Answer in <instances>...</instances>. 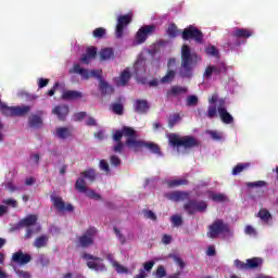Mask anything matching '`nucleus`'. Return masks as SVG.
<instances>
[{"label":"nucleus","instance_id":"f257e3e1","mask_svg":"<svg viewBox=\"0 0 278 278\" xmlns=\"http://www.w3.org/2000/svg\"><path fill=\"white\" fill-rule=\"evenodd\" d=\"M199 54L192 52V48L189 45H182L180 50V67L178 75L182 79H192L194 75V68L199 65Z\"/></svg>","mask_w":278,"mask_h":278},{"label":"nucleus","instance_id":"f03ea898","mask_svg":"<svg viewBox=\"0 0 278 278\" xmlns=\"http://www.w3.org/2000/svg\"><path fill=\"white\" fill-rule=\"evenodd\" d=\"M169 144L173 147H182V149L188 150V149H197L200 146V142L198 141L197 138L192 136H179L177 134H170L168 137Z\"/></svg>","mask_w":278,"mask_h":278},{"label":"nucleus","instance_id":"7ed1b4c3","mask_svg":"<svg viewBox=\"0 0 278 278\" xmlns=\"http://www.w3.org/2000/svg\"><path fill=\"white\" fill-rule=\"evenodd\" d=\"M80 176L75 184L76 190L81 193L88 192V187L86 186V179L89 184H94L97 181V170L94 168H88L80 173Z\"/></svg>","mask_w":278,"mask_h":278},{"label":"nucleus","instance_id":"20e7f679","mask_svg":"<svg viewBox=\"0 0 278 278\" xmlns=\"http://www.w3.org/2000/svg\"><path fill=\"white\" fill-rule=\"evenodd\" d=\"M123 136L124 138H127L125 142L126 147H128V149H134L132 144L129 146L128 140H136L138 138V131L132 127L124 126L121 130H115L113 134L114 142H122L121 140H123Z\"/></svg>","mask_w":278,"mask_h":278},{"label":"nucleus","instance_id":"39448f33","mask_svg":"<svg viewBox=\"0 0 278 278\" xmlns=\"http://www.w3.org/2000/svg\"><path fill=\"white\" fill-rule=\"evenodd\" d=\"M128 144L132 146V151L135 153H138L139 151H142V149H149L151 153H154V155H162V150L160 149V146L153 142L144 141V140H128Z\"/></svg>","mask_w":278,"mask_h":278},{"label":"nucleus","instance_id":"423d86ee","mask_svg":"<svg viewBox=\"0 0 278 278\" xmlns=\"http://www.w3.org/2000/svg\"><path fill=\"white\" fill-rule=\"evenodd\" d=\"M229 224L225 223L223 219H216L208 226V231L206 236L212 240H216L222 233H229Z\"/></svg>","mask_w":278,"mask_h":278},{"label":"nucleus","instance_id":"0eeeda50","mask_svg":"<svg viewBox=\"0 0 278 278\" xmlns=\"http://www.w3.org/2000/svg\"><path fill=\"white\" fill-rule=\"evenodd\" d=\"M184 211L187 212L189 216H194L197 212L203 213L207 210V202L198 201L197 199H188L184 204Z\"/></svg>","mask_w":278,"mask_h":278},{"label":"nucleus","instance_id":"6e6552de","mask_svg":"<svg viewBox=\"0 0 278 278\" xmlns=\"http://www.w3.org/2000/svg\"><path fill=\"white\" fill-rule=\"evenodd\" d=\"M83 260H87V266L90 268V270H96V273H105L108 270V267L105 264H103V258L99 256H94L92 254L84 253Z\"/></svg>","mask_w":278,"mask_h":278},{"label":"nucleus","instance_id":"1a4fd4ad","mask_svg":"<svg viewBox=\"0 0 278 278\" xmlns=\"http://www.w3.org/2000/svg\"><path fill=\"white\" fill-rule=\"evenodd\" d=\"M181 38L182 40H194L198 45H203V31L192 25L182 30Z\"/></svg>","mask_w":278,"mask_h":278},{"label":"nucleus","instance_id":"9d476101","mask_svg":"<svg viewBox=\"0 0 278 278\" xmlns=\"http://www.w3.org/2000/svg\"><path fill=\"white\" fill-rule=\"evenodd\" d=\"M155 34V25H143L140 27L135 36L136 45H144L149 36Z\"/></svg>","mask_w":278,"mask_h":278},{"label":"nucleus","instance_id":"9b49d317","mask_svg":"<svg viewBox=\"0 0 278 278\" xmlns=\"http://www.w3.org/2000/svg\"><path fill=\"white\" fill-rule=\"evenodd\" d=\"M94 236H97V228L89 227L84 235L78 238L79 245L83 249H88L94 244Z\"/></svg>","mask_w":278,"mask_h":278},{"label":"nucleus","instance_id":"f8f14e48","mask_svg":"<svg viewBox=\"0 0 278 278\" xmlns=\"http://www.w3.org/2000/svg\"><path fill=\"white\" fill-rule=\"evenodd\" d=\"M131 20H132L131 14L118 16L116 28H115V37L117 39L123 38L125 34V28L127 27V25H129V23H131Z\"/></svg>","mask_w":278,"mask_h":278},{"label":"nucleus","instance_id":"ddd939ff","mask_svg":"<svg viewBox=\"0 0 278 278\" xmlns=\"http://www.w3.org/2000/svg\"><path fill=\"white\" fill-rule=\"evenodd\" d=\"M51 202L53 207H55V210L59 212H75V206H73L71 203L64 202L61 197L51 195Z\"/></svg>","mask_w":278,"mask_h":278},{"label":"nucleus","instance_id":"4468645a","mask_svg":"<svg viewBox=\"0 0 278 278\" xmlns=\"http://www.w3.org/2000/svg\"><path fill=\"white\" fill-rule=\"evenodd\" d=\"M225 103V99L218 100L217 112L219 114L220 121H223L225 125H231V123H233V116H231L229 112H227Z\"/></svg>","mask_w":278,"mask_h":278},{"label":"nucleus","instance_id":"2eb2a0df","mask_svg":"<svg viewBox=\"0 0 278 278\" xmlns=\"http://www.w3.org/2000/svg\"><path fill=\"white\" fill-rule=\"evenodd\" d=\"M225 73H227V65H225V63H219L218 65H208L205 68L204 77H206V79H211L212 75H223Z\"/></svg>","mask_w":278,"mask_h":278},{"label":"nucleus","instance_id":"dca6fc26","mask_svg":"<svg viewBox=\"0 0 278 278\" xmlns=\"http://www.w3.org/2000/svg\"><path fill=\"white\" fill-rule=\"evenodd\" d=\"M165 198L168 201H173L174 203H179L181 201H188L190 199V192L188 191H172L165 193Z\"/></svg>","mask_w":278,"mask_h":278},{"label":"nucleus","instance_id":"f3484780","mask_svg":"<svg viewBox=\"0 0 278 278\" xmlns=\"http://www.w3.org/2000/svg\"><path fill=\"white\" fill-rule=\"evenodd\" d=\"M11 260L14 264H18V266H25L31 262V256L27 253H23V251L20 250L13 253Z\"/></svg>","mask_w":278,"mask_h":278},{"label":"nucleus","instance_id":"a211bd4d","mask_svg":"<svg viewBox=\"0 0 278 278\" xmlns=\"http://www.w3.org/2000/svg\"><path fill=\"white\" fill-rule=\"evenodd\" d=\"M42 125H43L42 111H38L37 113L29 115L28 127H30L31 129H40Z\"/></svg>","mask_w":278,"mask_h":278},{"label":"nucleus","instance_id":"6ab92c4d","mask_svg":"<svg viewBox=\"0 0 278 278\" xmlns=\"http://www.w3.org/2000/svg\"><path fill=\"white\" fill-rule=\"evenodd\" d=\"M181 94H188V87L181 86H172L169 90L166 91V99H170V97H179Z\"/></svg>","mask_w":278,"mask_h":278},{"label":"nucleus","instance_id":"aec40b11","mask_svg":"<svg viewBox=\"0 0 278 278\" xmlns=\"http://www.w3.org/2000/svg\"><path fill=\"white\" fill-rule=\"evenodd\" d=\"M73 73L80 75L81 79H90V71L81 67L79 64H74L73 68H70V74L73 75Z\"/></svg>","mask_w":278,"mask_h":278},{"label":"nucleus","instance_id":"412c9836","mask_svg":"<svg viewBox=\"0 0 278 278\" xmlns=\"http://www.w3.org/2000/svg\"><path fill=\"white\" fill-rule=\"evenodd\" d=\"M70 109L67 105H58L52 110V114L58 116L59 121H65L66 116H68Z\"/></svg>","mask_w":278,"mask_h":278},{"label":"nucleus","instance_id":"4be33fe9","mask_svg":"<svg viewBox=\"0 0 278 278\" xmlns=\"http://www.w3.org/2000/svg\"><path fill=\"white\" fill-rule=\"evenodd\" d=\"M135 112L137 114H147L149 112V101L136 100L134 103Z\"/></svg>","mask_w":278,"mask_h":278},{"label":"nucleus","instance_id":"5701e85b","mask_svg":"<svg viewBox=\"0 0 278 278\" xmlns=\"http://www.w3.org/2000/svg\"><path fill=\"white\" fill-rule=\"evenodd\" d=\"M231 36H232V38L247 39V38H251V36H253V30H251L249 28H236L231 33Z\"/></svg>","mask_w":278,"mask_h":278},{"label":"nucleus","instance_id":"b1692460","mask_svg":"<svg viewBox=\"0 0 278 278\" xmlns=\"http://www.w3.org/2000/svg\"><path fill=\"white\" fill-rule=\"evenodd\" d=\"M131 79V73L128 68L124 70L118 78L115 79L117 86H127Z\"/></svg>","mask_w":278,"mask_h":278},{"label":"nucleus","instance_id":"393cba45","mask_svg":"<svg viewBox=\"0 0 278 278\" xmlns=\"http://www.w3.org/2000/svg\"><path fill=\"white\" fill-rule=\"evenodd\" d=\"M81 97H84V93L75 90H67L62 94V99L64 101H75V99H81Z\"/></svg>","mask_w":278,"mask_h":278},{"label":"nucleus","instance_id":"a878e982","mask_svg":"<svg viewBox=\"0 0 278 278\" xmlns=\"http://www.w3.org/2000/svg\"><path fill=\"white\" fill-rule=\"evenodd\" d=\"M38 223V216L31 214L21 219L18 225L20 227H34Z\"/></svg>","mask_w":278,"mask_h":278},{"label":"nucleus","instance_id":"bb28decb","mask_svg":"<svg viewBox=\"0 0 278 278\" xmlns=\"http://www.w3.org/2000/svg\"><path fill=\"white\" fill-rule=\"evenodd\" d=\"M134 71L136 77H140V75H144L147 73V65L144 64V60H137L134 64Z\"/></svg>","mask_w":278,"mask_h":278},{"label":"nucleus","instance_id":"cd10ccee","mask_svg":"<svg viewBox=\"0 0 278 278\" xmlns=\"http://www.w3.org/2000/svg\"><path fill=\"white\" fill-rule=\"evenodd\" d=\"M247 264H248V270L261 268V266L264 264V258H262V257L248 258Z\"/></svg>","mask_w":278,"mask_h":278},{"label":"nucleus","instance_id":"c85d7f7f","mask_svg":"<svg viewBox=\"0 0 278 278\" xmlns=\"http://www.w3.org/2000/svg\"><path fill=\"white\" fill-rule=\"evenodd\" d=\"M99 55L102 62H105L108 60H114V49L112 48L101 49L99 52Z\"/></svg>","mask_w":278,"mask_h":278},{"label":"nucleus","instance_id":"c756f323","mask_svg":"<svg viewBox=\"0 0 278 278\" xmlns=\"http://www.w3.org/2000/svg\"><path fill=\"white\" fill-rule=\"evenodd\" d=\"M99 90L102 97H105V94H112V92H114V88H112V86H110V84L103 79H100Z\"/></svg>","mask_w":278,"mask_h":278},{"label":"nucleus","instance_id":"7c9ffc66","mask_svg":"<svg viewBox=\"0 0 278 278\" xmlns=\"http://www.w3.org/2000/svg\"><path fill=\"white\" fill-rule=\"evenodd\" d=\"M257 217L261 218V220H263V223H265L266 225H268V223L273 220V215L266 208H261L257 213Z\"/></svg>","mask_w":278,"mask_h":278},{"label":"nucleus","instance_id":"2f4dec72","mask_svg":"<svg viewBox=\"0 0 278 278\" xmlns=\"http://www.w3.org/2000/svg\"><path fill=\"white\" fill-rule=\"evenodd\" d=\"M47 244H49V237L43 235L34 241L33 247H35V249H43V247H47Z\"/></svg>","mask_w":278,"mask_h":278},{"label":"nucleus","instance_id":"473e14b6","mask_svg":"<svg viewBox=\"0 0 278 278\" xmlns=\"http://www.w3.org/2000/svg\"><path fill=\"white\" fill-rule=\"evenodd\" d=\"M168 188H179V186H188V179L186 178H178L174 180L167 181Z\"/></svg>","mask_w":278,"mask_h":278},{"label":"nucleus","instance_id":"72a5a7b5","mask_svg":"<svg viewBox=\"0 0 278 278\" xmlns=\"http://www.w3.org/2000/svg\"><path fill=\"white\" fill-rule=\"evenodd\" d=\"M29 112H31L29 105L15 106V116H27Z\"/></svg>","mask_w":278,"mask_h":278},{"label":"nucleus","instance_id":"f704fd0d","mask_svg":"<svg viewBox=\"0 0 278 278\" xmlns=\"http://www.w3.org/2000/svg\"><path fill=\"white\" fill-rule=\"evenodd\" d=\"M175 75H177L175 70H168L167 73L165 74V76H163L161 78V84H170V83H173V79H175Z\"/></svg>","mask_w":278,"mask_h":278},{"label":"nucleus","instance_id":"c9c22d12","mask_svg":"<svg viewBox=\"0 0 278 278\" xmlns=\"http://www.w3.org/2000/svg\"><path fill=\"white\" fill-rule=\"evenodd\" d=\"M0 110L4 116H15V106H8V105L1 103Z\"/></svg>","mask_w":278,"mask_h":278},{"label":"nucleus","instance_id":"e433bc0d","mask_svg":"<svg viewBox=\"0 0 278 278\" xmlns=\"http://www.w3.org/2000/svg\"><path fill=\"white\" fill-rule=\"evenodd\" d=\"M113 114H117V116H123L125 108L121 102H114L111 104Z\"/></svg>","mask_w":278,"mask_h":278},{"label":"nucleus","instance_id":"4c0bfd02","mask_svg":"<svg viewBox=\"0 0 278 278\" xmlns=\"http://www.w3.org/2000/svg\"><path fill=\"white\" fill-rule=\"evenodd\" d=\"M251 166V164L249 163H239L237 164L233 168H232V175H240V173H242L243 170H247V168H249Z\"/></svg>","mask_w":278,"mask_h":278},{"label":"nucleus","instance_id":"58836bf2","mask_svg":"<svg viewBox=\"0 0 278 278\" xmlns=\"http://www.w3.org/2000/svg\"><path fill=\"white\" fill-rule=\"evenodd\" d=\"M56 135L62 140H65V138H71V130L66 127H61L56 129Z\"/></svg>","mask_w":278,"mask_h":278},{"label":"nucleus","instance_id":"ea45409f","mask_svg":"<svg viewBox=\"0 0 278 278\" xmlns=\"http://www.w3.org/2000/svg\"><path fill=\"white\" fill-rule=\"evenodd\" d=\"M167 36H169V38H177V36H179V28H177V25L170 24L168 26Z\"/></svg>","mask_w":278,"mask_h":278},{"label":"nucleus","instance_id":"a19ab883","mask_svg":"<svg viewBox=\"0 0 278 278\" xmlns=\"http://www.w3.org/2000/svg\"><path fill=\"white\" fill-rule=\"evenodd\" d=\"M40 231H42V227H40V225H38L35 229L27 228L24 238L26 240H29V238H31L34 233H40Z\"/></svg>","mask_w":278,"mask_h":278},{"label":"nucleus","instance_id":"79ce46f5","mask_svg":"<svg viewBox=\"0 0 278 278\" xmlns=\"http://www.w3.org/2000/svg\"><path fill=\"white\" fill-rule=\"evenodd\" d=\"M198 104H199V97L194 94H190L187 97L186 105L188 108H194V105H198Z\"/></svg>","mask_w":278,"mask_h":278},{"label":"nucleus","instance_id":"37998d69","mask_svg":"<svg viewBox=\"0 0 278 278\" xmlns=\"http://www.w3.org/2000/svg\"><path fill=\"white\" fill-rule=\"evenodd\" d=\"M106 30L103 27L96 28L92 31L93 38H98V40H101L102 38H105Z\"/></svg>","mask_w":278,"mask_h":278},{"label":"nucleus","instance_id":"c03bdc74","mask_svg":"<svg viewBox=\"0 0 278 278\" xmlns=\"http://www.w3.org/2000/svg\"><path fill=\"white\" fill-rule=\"evenodd\" d=\"M113 268H115L116 273L118 275H127V273H129V269L123 265H121V263H113Z\"/></svg>","mask_w":278,"mask_h":278},{"label":"nucleus","instance_id":"a18cd8bd","mask_svg":"<svg viewBox=\"0 0 278 278\" xmlns=\"http://www.w3.org/2000/svg\"><path fill=\"white\" fill-rule=\"evenodd\" d=\"M99 168H100V170H103V173H105V175H110V173L112 172L110 169V163H108V161H105V160H100Z\"/></svg>","mask_w":278,"mask_h":278},{"label":"nucleus","instance_id":"49530a36","mask_svg":"<svg viewBox=\"0 0 278 278\" xmlns=\"http://www.w3.org/2000/svg\"><path fill=\"white\" fill-rule=\"evenodd\" d=\"M170 222L174 227H181V225H184V218H181L180 215H173Z\"/></svg>","mask_w":278,"mask_h":278},{"label":"nucleus","instance_id":"de8ad7c7","mask_svg":"<svg viewBox=\"0 0 278 278\" xmlns=\"http://www.w3.org/2000/svg\"><path fill=\"white\" fill-rule=\"evenodd\" d=\"M179 121H181V115H179V113H176V114L172 115V116L168 118V127L173 128V126H174L176 123H179Z\"/></svg>","mask_w":278,"mask_h":278},{"label":"nucleus","instance_id":"09e8293b","mask_svg":"<svg viewBox=\"0 0 278 278\" xmlns=\"http://www.w3.org/2000/svg\"><path fill=\"white\" fill-rule=\"evenodd\" d=\"M212 201H215V203H225V201H227V195L223 193H215L212 195Z\"/></svg>","mask_w":278,"mask_h":278},{"label":"nucleus","instance_id":"8fccbe9b","mask_svg":"<svg viewBox=\"0 0 278 278\" xmlns=\"http://www.w3.org/2000/svg\"><path fill=\"white\" fill-rule=\"evenodd\" d=\"M205 53L207 55H213L214 58H218V49H216V46H210L205 48Z\"/></svg>","mask_w":278,"mask_h":278},{"label":"nucleus","instance_id":"3c124183","mask_svg":"<svg viewBox=\"0 0 278 278\" xmlns=\"http://www.w3.org/2000/svg\"><path fill=\"white\" fill-rule=\"evenodd\" d=\"M38 264H41V266H49V264H51V261L49 260V256H47V254H40L38 258Z\"/></svg>","mask_w":278,"mask_h":278},{"label":"nucleus","instance_id":"603ef678","mask_svg":"<svg viewBox=\"0 0 278 278\" xmlns=\"http://www.w3.org/2000/svg\"><path fill=\"white\" fill-rule=\"evenodd\" d=\"M217 115H218V110L216 109V105L208 106L207 118H215V116Z\"/></svg>","mask_w":278,"mask_h":278},{"label":"nucleus","instance_id":"864d4df0","mask_svg":"<svg viewBox=\"0 0 278 278\" xmlns=\"http://www.w3.org/2000/svg\"><path fill=\"white\" fill-rule=\"evenodd\" d=\"M113 231L116 238H118L121 244H125V242H127V240L125 239V236L123 235V232H121V230H118V228L114 227Z\"/></svg>","mask_w":278,"mask_h":278},{"label":"nucleus","instance_id":"5fc2aeb1","mask_svg":"<svg viewBox=\"0 0 278 278\" xmlns=\"http://www.w3.org/2000/svg\"><path fill=\"white\" fill-rule=\"evenodd\" d=\"M247 186L248 188H264V186H266V181L258 180L254 182H248Z\"/></svg>","mask_w":278,"mask_h":278},{"label":"nucleus","instance_id":"6e6d98bb","mask_svg":"<svg viewBox=\"0 0 278 278\" xmlns=\"http://www.w3.org/2000/svg\"><path fill=\"white\" fill-rule=\"evenodd\" d=\"M15 270V275L18 277V278H30L31 275L29 274V271H25L23 269H16L14 268Z\"/></svg>","mask_w":278,"mask_h":278},{"label":"nucleus","instance_id":"4d7b16f0","mask_svg":"<svg viewBox=\"0 0 278 278\" xmlns=\"http://www.w3.org/2000/svg\"><path fill=\"white\" fill-rule=\"evenodd\" d=\"M123 149H125L123 141H116V144L112 148V151L114 153H123Z\"/></svg>","mask_w":278,"mask_h":278},{"label":"nucleus","instance_id":"13d9d810","mask_svg":"<svg viewBox=\"0 0 278 278\" xmlns=\"http://www.w3.org/2000/svg\"><path fill=\"white\" fill-rule=\"evenodd\" d=\"M153 266H155V262L153 261L146 262L143 263L142 270H144V273H151V270H153Z\"/></svg>","mask_w":278,"mask_h":278},{"label":"nucleus","instance_id":"bf43d9fd","mask_svg":"<svg viewBox=\"0 0 278 278\" xmlns=\"http://www.w3.org/2000/svg\"><path fill=\"white\" fill-rule=\"evenodd\" d=\"M235 266L239 268L240 270H249L248 263H244L240 260L235 261Z\"/></svg>","mask_w":278,"mask_h":278},{"label":"nucleus","instance_id":"052dcab7","mask_svg":"<svg viewBox=\"0 0 278 278\" xmlns=\"http://www.w3.org/2000/svg\"><path fill=\"white\" fill-rule=\"evenodd\" d=\"M155 276H156L157 278L166 277V268H164V266L160 265V266L156 268Z\"/></svg>","mask_w":278,"mask_h":278},{"label":"nucleus","instance_id":"680f3d73","mask_svg":"<svg viewBox=\"0 0 278 278\" xmlns=\"http://www.w3.org/2000/svg\"><path fill=\"white\" fill-rule=\"evenodd\" d=\"M86 54L89 58H91L92 60H94V58H97V47H89V48H87Z\"/></svg>","mask_w":278,"mask_h":278},{"label":"nucleus","instance_id":"e2e57ef3","mask_svg":"<svg viewBox=\"0 0 278 278\" xmlns=\"http://www.w3.org/2000/svg\"><path fill=\"white\" fill-rule=\"evenodd\" d=\"M86 193L89 199H94V201H100L101 199V194L94 192V190L87 191Z\"/></svg>","mask_w":278,"mask_h":278},{"label":"nucleus","instance_id":"0e129e2a","mask_svg":"<svg viewBox=\"0 0 278 278\" xmlns=\"http://www.w3.org/2000/svg\"><path fill=\"white\" fill-rule=\"evenodd\" d=\"M101 73H102V71L101 70H92V71H90L89 72V75H90V77H94L96 79H103L102 77H101Z\"/></svg>","mask_w":278,"mask_h":278},{"label":"nucleus","instance_id":"69168bd1","mask_svg":"<svg viewBox=\"0 0 278 278\" xmlns=\"http://www.w3.org/2000/svg\"><path fill=\"white\" fill-rule=\"evenodd\" d=\"M144 217L149 218L150 220H157V215H155V213H153V211H146Z\"/></svg>","mask_w":278,"mask_h":278},{"label":"nucleus","instance_id":"338daca9","mask_svg":"<svg viewBox=\"0 0 278 278\" xmlns=\"http://www.w3.org/2000/svg\"><path fill=\"white\" fill-rule=\"evenodd\" d=\"M110 163L112 166H118L121 164V159L116 155H111Z\"/></svg>","mask_w":278,"mask_h":278},{"label":"nucleus","instance_id":"774afa93","mask_svg":"<svg viewBox=\"0 0 278 278\" xmlns=\"http://www.w3.org/2000/svg\"><path fill=\"white\" fill-rule=\"evenodd\" d=\"M149 274H147V271H144V269H139V274L135 275L132 278H148Z\"/></svg>","mask_w":278,"mask_h":278}]
</instances>
